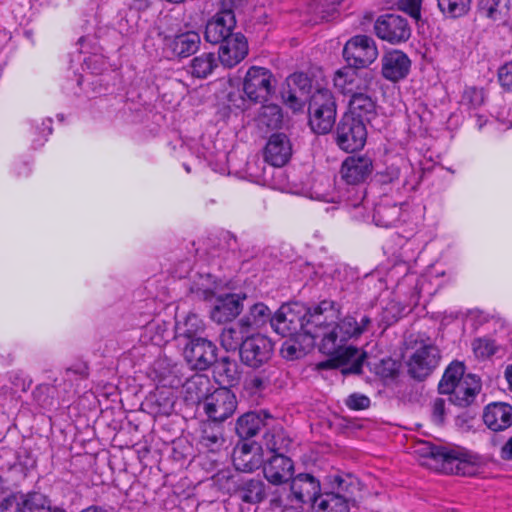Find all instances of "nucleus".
Wrapping results in <instances>:
<instances>
[{
  "instance_id": "obj_1",
  "label": "nucleus",
  "mask_w": 512,
  "mask_h": 512,
  "mask_svg": "<svg viewBox=\"0 0 512 512\" xmlns=\"http://www.w3.org/2000/svg\"><path fill=\"white\" fill-rule=\"evenodd\" d=\"M305 336L321 338L320 351L333 358L319 363L320 369H330L339 365H350L347 371L359 373L365 354L358 348L347 346L346 342L356 339L367 332L372 320L363 315L359 320L352 316H346L339 322L338 310L334 303L322 301L313 308H307Z\"/></svg>"
},
{
  "instance_id": "obj_2",
  "label": "nucleus",
  "mask_w": 512,
  "mask_h": 512,
  "mask_svg": "<svg viewBox=\"0 0 512 512\" xmlns=\"http://www.w3.org/2000/svg\"><path fill=\"white\" fill-rule=\"evenodd\" d=\"M414 453L422 459L434 462L432 464L424 461L423 465L441 469L448 474L471 476L479 468V458L461 447H438L428 441H418L414 446Z\"/></svg>"
},
{
  "instance_id": "obj_3",
  "label": "nucleus",
  "mask_w": 512,
  "mask_h": 512,
  "mask_svg": "<svg viewBox=\"0 0 512 512\" xmlns=\"http://www.w3.org/2000/svg\"><path fill=\"white\" fill-rule=\"evenodd\" d=\"M290 490L285 497L275 495L271 503L276 507L302 508L304 504H315L321 494L320 481L310 473H299L290 480Z\"/></svg>"
},
{
  "instance_id": "obj_4",
  "label": "nucleus",
  "mask_w": 512,
  "mask_h": 512,
  "mask_svg": "<svg viewBox=\"0 0 512 512\" xmlns=\"http://www.w3.org/2000/svg\"><path fill=\"white\" fill-rule=\"evenodd\" d=\"M309 125L319 135L331 131L336 120V102L332 92L326 88L316 89L309 101Z\"/></svg>"
},
{
  "instance_id": "obj_5",
  "label": "nucleus",
  "mask_w": 512,
  "mask_h": 512,
  "mask_svg": "<svg viewBox=\"0 0 512 512\" xmlns=\"http://www.w3.org/2000/svg\"><path fill=\"white\" fill-rule=\"evenodd\" d=\"M333 82L339 92L350 95L351 98L371 93L376 85V77L371 70L348 66L335 72Z\"/></svg>"
},
{
  "instance_id": "obj_6",
  "label": "nucleus",
  "mask_w": 512,
  "mask_h": 512,
  "mask_svg": "<svg viewBox=\"0 0 512 512\" xmlns=\"http://www.w3.org/2000/svg\"><path fill=\"white\" fill-rule=\"evenodd\" d=\"M306 307L299 303L282 306L271 319V326L282 336H305Z\"/></svg>"
},
{
  "instance_id": "obj_7",
  "label": "nucleus",
  "mask_w": 512,
  "mask_h": 512,
  "mask_svg": "<svg viewBox=\"0 0 512 512\" xmlns=\"http://www.w3.org/2000/svg\"><path fill=\"white\" fill-rule=\"evenodd\" d=\"M343 56L349 66L364 69L376 61L379 51L372 37L356 35L346 42Z\"/></svg>"
},
{
  "instance_id": "obj_8",
  "label": "nucleus",
  "mask_w": 512,
  "mask_h": 512,
  "mask_svg": "<svg viewBox=\"0 0 512 512\" xmlns=\"http://www.w3.org/2000/svg\"><path fill=\"white\" fill-rule=\"evenodd\" d=\"M275 91L272 73L263 67H251L243 81V92L253 102H265Z\"/></svg>"
},
{
  "instance_id": "obj_9",
  "label": "nucleus",
  "mask_w": 512,
  "mask_h": 512,
  "mask_svg": "<svg viewBox=\"0 0 512 512\" xmlns=\"http://www.w3.org/2000/svg\"><path fill=\"white\" fill-rule=\"evenodd\" d=\"M367 138L365 123L351 115H343L337 129L336 142L338 146L347 152L361 149Z\"/></svg>"
},
{
  "instance_id": "obj_10",
  "label": "nucleus",
  "mask_w": 512,
  "mask_h": 512,
  "mask_svg": "<svg viewBox=\"0 0 512 512\" xmlns=\"http://www.w3.org/2000/svg\"><path fill=\"white\" fill-rule=\"evenodd\" d=\"M274 343L262 334L247 336L240 346L241 361L252 368L266 364L273 355Z\"/></svg>"
},
{
  "instance_id": "obj_11",
  "label": "nucleus",
  "mask_w": 512,
  "mask_h": 512,
  "mask_svg": "<svg viewBox=\"0 0 512 512\" xmlns=\"http://www.w3.org/2000/svg\"><path fill=\"white\" fill-rule=\"evenodd\" d=\"M312 84L304 73H294L286 79L281 92L283 103L293 112L302 111L311 93Z\"/></svg>"
},
{
  "instance_id": "obj_12",
  "label": "nucleus",
  "mask_w": 512,
  "mask_h": 512,
  "mask_svg": "<svg viewBox=\"0 0 512 512\" xmlns=\"http://www.w3.org/2000/svg\"><path fill=\"white\" fill-rule=\"evenodd\" d=\"M237 401L235 395L227 388H218L207 395L203 407L213 422H223L233 415Z\"/></svg>"
},
{
  "instance_id": "obj_13",
  "label": "nucleus",
  "mask_w": 512,
  "mask_h": 512,
  "mask_svg": "<svg viewBox=\"0 0 512 512\" xmlns=\"http://www.w3.org/2000/svg\"><path fill=\"white\" fill-rule=\"evenodd\" d=\"M183 356L192 369L205 370L216 361V346L198 337L185 344Z\"/></svg>"
},
{
  "instance_id": "obj_14",
  "label": "nucleus",
  "mask_w": 512,
  "mask_h": 512,
  "mask_svg": "<svg viewBox=\"0 0 512 512\" xmlns=\"http://www.w3.org/2000/svg\"><path fill=\"white\" fill-rule=\"evenodd\" d=\"M374 29L379 38L392 44L405 42L411 35L406 19L394 14L379 17Z\"/></svg>"
},
{
  "instance_id": "obj_15",
  "label": "nucleus",
  "mask_w": 512,
  "mask_h": 512,
  "mask_svg": "<svg viewBox=\"0 0 512 512\" xmlns=\"http://www.w3.org/2000/svg\"><path fill=\"white\" fill-rule=\"evenodd\" d=\"M235 25L236 20L233 11H220L207 22L204 33L205 40L212 44L222 43L234 35L232 30Z\"/></svg>"
},
{
  "instance_id": "obj_16",
  "label": "nucleus",
  "mask_w": 512,
  "mask_h": 512,
  "mask_svg": "<svg viewBox=\"0 0 512 512\" xmlns=\"http://www.w3.org/2000/svg\"><path fill=\"white\" fill-rule=\"evenodd\" d=\"M263 473L269 483L282 485L293 477L294 463L283 453H277L263 464Z\"/></svg>"
},
{
  "instance_id": "obj_17",
  "label": "nucleus",
  "mask_w": 512,
  "mask_h": 512,
  "mask_svg": "<svg viewBox=\"0 0 512 512\" xmlns=\"http://www.w3.org/2000/svg\"><path fill=\"white\" fill-rule=\"evenodd\" d=\"M439 351L433 345H425L419 348L409 361V372L417 379L427 377L438 365Z\"/></svg>"
},
{
  "instance_id": "obj_18",
  "label": "nucleus",
  "mask_w": 512,
  "mask_h": 512,
  "mask_svg": "<svg viewBox=\"0 0 512 512\" xmlns=\"http://www.w3.org/2000/svg\"><path fill=\"white\" fill-rule=\"evenodd\" d=\"M451 388L446 393L449 395V402L460 407H466L474 401L479 393L481 389L480 379L476 375L467 374L458 381L457 385Z\"/></svg>"
},
{
  "instance_id": "obj_19",
  "label": "nucleus",
  "mask_w": 512,
  "mask_h": 512,
  "mask_svg": "<svg viewBox=\"0 0 512 512\" xmlns=\"http://www.w3.org/2000/svg\"><path fill=\"white\" fill-rule=\"evenodd\" d=\"M247 53L248 45L245 37L240 33H235L222 42L218 59L223 66L231 68L240 63Z\"/></svg>"
},
{
  "instance_id": "obj_20",
  "label": "nucleus",
  "mask_w": 512,
  "mask_h": 512,
  "mask_svg": "<svg viewBox=\"0 0 512 512\" xmlns=\"http://www.w3.org/2000/svg\"><path fill=\"white\" fill-rule=\"evenodd\" d=\"M381 62L383 77L392 82H397L405 78L411 66L407 55L399 50H392L385 53Z\"/></svg>"
},
{
  "instance_id": "obj_21",
  "label": "nucleus",
  "mask_w": 512,
  "mask_h": 512,
  "mask_svg": "<svg viewBox=\"0 0 512 512\" xmlns=\"http://www.w3.org/2000/svg\"><path fill=\"white\" fill-rule=\"evenodd\" d=\"M233 463L237 470L252 472L263 464L261 446L255 443H243L233 452Z\"/></svg>"
},
{
  "instance_id": "obj_22",
  "label": "nucleus",
  "mask_w": 512,
  "mask_h": 512,
  "mask_svg": "<svg viewBox=\"0 0 512 512\" xmlns=\"http://www.w3.org/2000/svg\"><path fill=\"white\" fill-rule=\"evenodd\" d=\"M292 155V147L285 134H273L265 147V160L275 167L284 166Z\"/></svg>"
},
{
  "instance_id": "obj_23",
  "label": "nucleus",
  "mask_w": 512,
  "mask_h": 512,
  "mask_svg": "<svg viewBox=\"0 0 512 512\" xmlns=\"http://www.w3.org/2000/svg\"><path fill=\"white\" fill-rule=\"evenodd\" d=\"M372 172V161L368 157H348L342 164L341 176L348 184L365 181Z\"/></svg>"
},
{
  "instance_id": "obj_24",
  "label": "nucleus",
  "mask_w": 512,
  "mask_h": 512,
  "mask_svg": "<svg viewBox=\"0 0 512 512\" xmlns=\"http://www.w3.org/2000/svg\"><path fill=\"white\" fill-rule=\"evenodd\" d=\"M164 45L166 49L171 51L172 55L187 57L198 50L200 36L197 32L187 31L172 37H165Z\"/></svg>"
},
{
  "instance_id": "obj_25",
  "label": "nucleus",
  "mask_w": 512,
  "mask_h": 512,
  "mask_svg": "<svg viewBox=\"0 0 512 512\" xmlns=\"http://www.w3.org/2000/svg\"><path fill=\"white\" fill-rule=\"evenodd\" d=\"M483 421L493 431H502L512 425V406L507 403L489 404L483 413Z\"/></svg>"
},
{
  "instance_id": "obj_26",
  "label": "nucleus",
  "mask_w": 512,
  "mask_h": 512,
  "mask_svg": "<svg viewBox=\"0 0 512 512\" xmlns=\"http://www.w3.org/2000/svg\"><path fill=\"white\" fill-rule=\"evenodd\" d=\"M349 6V0H323L321 3L310 6L312 14L309 22L312 25L334 20L341 11Z\"/></svg>"
},
{
  "instance_id": "obj_27",
  "label": "nucleus",
  "mask_w": 512,
  "mask_h": 512,
  "mask_svg": "<svg viewBox=\"0 0 512 512\" xmlns=\"http://www.w3.org/2000/svg\"><path fill=\"white\" fill-rule=\"evenodd\" d=\"M243 299L245 296L240 297L238 294H229L219 298L211 312V318L218 323L234 319L243 308L241 302Z\"/></svg>"
},
{
  "instance_id": "obj_28",
  "label": "nucleus",
  "mask_w": 512,
  "mask_h": 512,
  "mask_svg": "<svg viewBox=\"0 0 512 512\" xmlns=\"http://www.w3.org/2000/svg\"><path fill=\"white\" fill-rule=\"evenodd\" d=\"M345 115H351L362 122H370L376 115V103L371 93L352 96L348 103V112Z\"/></svg>"
},
{
  "instance_id": "obj_29",
  "label": "nucleus",
  "mask_w": 512,
  "mask_h": 512,
  "mask_svg": "<svg viewBox=\"0 0 512 512\" xmlns=\"http://www.w3.org/2000/svg\"><path fill=\"white\" fill-rule=\"evenodd\" d=\"M312 509L313 512H348V499L339 493L320 494Z\"/></svg>"
},
{
  "instance_id": "obj_30",
  "label": "nucleus",
  "mask_w": 512,
  "mask_h": 512,
  "mask_svg": "<svg viewBox=\"0 0 512 512\" xmlns=\"http://www.w3.org/2000/svg\"><path fill=\"white\" fill-rule=\"evenodd\" d=\"M0 512H32L31 493L15 492L2 496Z\"/></svg>"
},
{
  "instance_id": "obj_31",
  "label": "nucleus",
  "mask_w": 512,
  "mask_h": 512,
  "mask_svg": "<svg viewBox=\"0 0 512 512\" xmlns=\"http://www.w3.org/2000/svg\"><path fill=\"white\" fill-rule=\"evenodd\" d=\"M248 332V329L246 327H242V323L239 321L238 323L222 330L220 334V343L227 351L240 350V346L247 337L246 335Z\"/></svg>"
},
{
  "instance_id": "obj_32",
  "label": "nucleus",
  "mask_w": 512,
  "mask_h": 512,
  "mask_svg": "<svg viewBox=\"0 0 512 512\" xmlns=\"http://www.w3.org/2000/svg\"><path fill=\"white\" fill-rule=\"evenodd\" d=\"M203 329V322L196 314H188L183 321H177L175 326L177 339L185 338L189 341L198 338Z\"/></svg>"
},
{
  "instance_id": "obj_33",
  "label": "nucleus",
  "mask_w": 512,
  "mask_h": 512,
  "mask_svg": "<svg viewBox=\"0 0 512 512\" xmlns=\"http://www.w3.org/2000/svg\"><path fill=\"white\" fill-rule=\"evenodd\" d=\"M508 4V0H479L478 12L491 21H502L507 14Z\"/></svg>"
},
{
  "instance_id": "obj_34",
  "label": "nucleus",
  "mask_w": 512,
  "mask_h": 512,
  "mask_svg": "<svg viewBox=\"0 0 512 512\" xmlns=\"http://www.w3.org/2000/svg\"><path fill=\"white\" fill-rule=\"evenodd\" d=\"M271 311L263 303L254 304L247 315H245L240 321L242 327H246L248 331L250 329H256L263 326L268 321L271 322Z\"/></svg>"
},
{
  "instance_id": "obj_35",
  "label": "nucleus",
  "mask_w": 512,
  "mask_h": 512,
  "mask_svg": "<svg viewBox=\"0 0 512 512\" xmlns=\"http://www.w3.org/2000/svg\"><path fill=\"white\" fill-rule=\"evenodd\" d=\"M217 67V60L213 53H203L194 57L189 65V71L196 78H206Z\"/></svg>"
},
{
  "instance_id": "obj_36",
  "label": "nucleus",
  "mask_w": 512,
  "mask_h": 512,
  "mask_svg": "<svg viewBox=\"0 0 512 512\" xmlns=\"http://www.w3.org/2000/svg\"><path fill=\"white\" fill-rule=\"evenodd\" d=\"M283 115L278 105L270 104L262 106L257 117L259 127L276 129L282 123Z\"/></svg>"
},
{
  "instance_id": "obj_37",
  "label": "nucleus",
  "mask_w": 512,
  "mask_h": 512,
  "mask_svg": "<svg viewBox=\"0 0 512 512\" xmlns=\"http://www.w3.org/2000/svg\"><path fill=\"white\" fill-rule=\"evenodd\" d=\"M472 0H437L438 8L448 18H459L466 15L471 8Z\"/></svg>"
},
{
  "instance_id": "obj_38",
  "label": "nucleus",
  "mask_w": 512,
  "mask_h": 512,
  "mask_svg": "<svg viewBox=\"0 0 512 512\" xmlns=\"http://www.w3.org/2000/svg\"><path fill=\"white\" fill-rule=\"evenodd\" d=\"M262 421L255 413H246L241 416L236 424V432L241 438L255 436L260 430Z\"/></svg>"
},
{
  "instance_id": "obj_39",
  "label": "nucleus",
  "mask_w": 512,
  "mask_h": 512,
  "mask_svg": "<svg viewBox=\"0 0 512 512\" xmlns=\"http://www.w3.org/2000/svg\"><path fill=\"white\" fill-rule=\"evenodd\" d=\"M290 444L291 440L281 429H274L270 432H267L264 436V446L266 449L275 454H284V452L288 450Z\"/></svg>"
},
{
  "instance_id": "obj_40",
  "label": "nucleus",
  "mask_w": 512,
  "mask_h": 512,
  "mask_svg": "<svg viewBox=\"0 0 512 512\" xmlns=\"http://www.w3.org/2000/svg\"><path fill=\"white\" fill-rule=\"evenodd\" d=\"M401 215V208L394 205L387 207L380 205L376 208L374 213V221L377 226L392 227L399 221Z\"/></svg>"
},
{
  "instance_id": "obj_41",
  "label": "nucleus",
  "mask_w": 512,
  "mask_h": 512,
  "mask_svg": "<svg viewBox=\"0 0 512 512\" xmlns=\"http://www.w3.org/2000/svg\"><path fill=\"white\" fill-rule=\"evenodd\" d=\"M464 366L462 363H452L445 371L442 380L439 383L440 393H447L448 389H452L454 385L458 384L461 378H464Z\"/></svg>"
},
{
  "instance_id": "obj_42",
  "label": "nucleus",
  "mask_w": 512,
  "mask_h": 512,
  "mask_svg": "<svg viewBox=\"0 0 512 512\" xmlns=\"http://www.w3.org/2000/svg\"><path fill=\"white\" fill-rule=\"evenodd\" d=\"M265 497L264 483L260 480H249L242 488L241 498L247 503H258Z\"/></svg>"
},
{
  "instance_id": "obj_43",
  "label": "nucleus",
  "mask_w": 512,
  "mask_h": 512,
  "mask_svg": "<svg viewBox=\"0 0 512 512\" xmlns=\"http://www.w3.org/2000/svg\"><path fill=\"white\" fill-rule=\"evenodd\" d=\"M201 439L203 445L214 450L223 442L221 428L212 424L205 425Z\"/></svg>"
},
{
  "instance_id": "obj_44",
  "label": "nucleus",
  "mask_w": 512,
  "mask_h": 512,
  "mask_svg": "<svg viewBox=\"0 0 512 512\" xmlns=\"http://www.w3.org/2000/svg\"><path fill=\"white\" fill-rule=\"evenodd\" d=\"M484 102V94L481 89L475 87L466 88L462 97V103L472 108L481 106Z\"/></svg>"
},
{
  "instance_id": "obj_45",
  "label": "nucleus",
  "mask_w": 512,
  "mask_h": 512,
  "mask_svg": "<svg viewBox=\"0 0 512 512\" xmlns=\"http://www.w3.org/2000/svg\"><path fill=\"white\" fill-rule=\"evenodd\" d=\"M473 351L476 357L486 358L495 353V344L489 339H476L472 343Z\"/></svg>"
},
{
  "instance_id": "obj_46",
  "label": "nucleus",
  "mask_w": 512,
  "mask_h": 512,
  "mask_svg": "<svg viewBox=\"0 0 512 512\" xmlns=\"http://www.w3.org/2000/svg\"><path fill=\"white\" fill-rule=\"evenodd\" d=\"M334 483L337 485L338 493L347 498L357 489V482L351 476H335Z\"/></svg>"
},
{
  "instance_id": "obj_47",
  "label": "nucleus",
  "mask_w": 512,
  "mask_h": 512,
  "mask_svg": "<svg viewBox=\"0 0 512 512\" xmlns=\"http://www.w3.org/2000/svg\"><path fill=\"white\" fill-rule=\"evenodd\" d=\"M399 7L416 22L421 20V0H400Z\"/></svg>"
},
{
  "instance_id": "obj_48",
  "label": "nucleus",
  "mask_w": 512,
  "mask_h": 512,
  "mask_svg": "<svg viewBox=\"0 0 512 512\" xmlns=\"http://www.w3.org/2000/svg\"><path fill=\"white\" fill-rule=\"evenodd\" d=\"M345 403L350 409L363 410L369 407L370 399L363 394L354 393L346 399Z\"/></svg>"
},
{
  "instance_id": "obj_49",
  "label": "nucleus",
  "mask_w": 512,
  "mask_h": 512,
  "mask_svg": "<svg viewBox=\"0 0 512 512\" xmlns=\"http://www.w3.org/2000/svg\"><path fill=\"white\" fill-rule=\"evenodd\" d=\"M447 413L446 401L443 398H436L432 404V417L434 422L441 424Z\"/></svg>"
},
{
  "instance_id": "obj_50",
  "label": "nucleus",
  "mask_w": 512,
  "mask_h": 512,
  "mask_svg": "<svg viewBox=\"0 0 512 512\" xmlns=\"http://www.w3.org/2000/svg\"><path fill=\"white\" fill-rule=\"evenodd\" d=\"M498 77L503 87L512 89V61L500 68Z\"/></svg>"
},
{
  "instance_id": "obj_51",
  "label": "nucleus",
  "mask_w": 512,
  "mask_h": 512,
  "mask_svg": "<svg viewBox=\"0 0 512 512\" xmlns=\"http://www.w3.org/2000/svg\"><path fill=\"white\" fill-rule=\"evenodd\" d=\"M501 457L505 460H512V436L502 446Z\"/></svg>"
},
{
  "instance_id": "obj_52",
  "label": "nucleus",
  "mask_w": 512,
  "mask_h": 512,
  "mask_svg": "<svg viewBox=\"0 0 512 512\" xmlns=\"http://www.w3.org/2000/svg\"><path fill=\"white\" fill-rule=\"evenodd\" d=\"M282 353L284 357L293 359L294 357H297V348L295 345L285 344L282 349Z\"/></svg>"
},
{
  "instance_id": "obj_53",
  "label": "nucleus",
  "mask_w": 512,
  "mask_h": 512,
  "mask_svg": "<svg viewBox=\"0 0 512 512\" xmlns=\"http://www.w3.org/2000/svg\"><path fill=\"white\" fill-rule=\"evenodd\" d=\"M505 378L507 380L509 390L512 392V365H508L506 367Z\"/></svg>"
},
{
  "instance_id": "obj_54",
  "label": "nucleus",
  "mask_w": 512,
  "mask_h": 512,
  "mask_svg": "<svg viewBox=\"0 0 512 512\" xmlns=\"http://www.w3.org/2000/svg\"><path fill=\"white\" fill-rule=\"evenodd\" d=\"M150 0H134V5L138 9H144L148 7Z\"/></svg>"
},
{
  "instance_id": "obj_55",
  "label": "nucleus",
  "mask_w": 512,
  "mask_h": 512,
  "mask_svg": "<svg viewBox=\"0 0 512 512\" xmlns=\"http://www.w3.org/2000/svg\"><path fill=\"white\" fill-rule=\"evenodd\" d=\"M82 512H104L102 509L98 508V507H89L85 510H83Z\"/></svg>"
},
{
  "instance_id": "obj_56",
  "label": "nucleus",
  "mask_w": 512,
  "mask_h": 512,
  "mask_svg": "<svg viewBox=\"0 0 512 512\" xmlns=\"http://www.w3.org/2000/svg\"><path fill=\"white\" fill-rule=\"evenodd\" d=\"M399 176V171L398 169H394L392 170V178H391V181L394 179V178H398Z\"/></svg>"
},
{
  "instance_id": "obj_57",
  "label": "nucleus",
  "mask_w": 512,
  "mask_h": 512,
  "mask_svg": "<svg viewBox=\"0 0 512 512\" xmlns=\"http://www.w3.org/2000/svg\"><path fill=\"white\" fill-rule=\"evenodd\" d=\"M254 383H255V386L259 387V386H261V383H262V382H261V380H260V379L256 378V379L254 380Z\"/></svg>"
},
{
  "instance_id": "obj_58",
  "label": "nucleus",
  "mask_w": 512,
  "mask_h": 512,
  "mask_svg": "<svg viewBox=\"0 0 512 512\" xmlns=\"http://www.w3.org/2000/svg\"><path fill=\"white\" fill-rule=\"evenodd\" d=\"M194 384H195L194 382H190V383H188V389H191V387H192Z\"/></svg>"
},
{
  "instance_id": "obj_59",
  "label": "nucleus",
  "mask_w": 512,
  "mask_h": 512,
  "mask_svg": "<svg viewBox=\"0 0 512 512\" xmlns=\"http://www.w3.org/2000/svg\"><path fill=\"white\" fill-rule=\"evenodd\" d=\"M294 512H300V511H294Z\"/></svg>"
}]
</instances>
